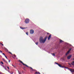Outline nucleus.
I'll return each instance as SVG.
<instances>
[{"mask_svg":"<svg viewBox=\"0 0 74 74\" xmlns=\"http://www.w3.org/2000/svg\"><path fill=\"white\" fill-rule=\"evenodd\" d=\"M47 38V37H46L44 40V39H43V38H42V37H40L39 39V41L40 43H44L46 41Z\"/></svg>","mask_w":74,"mask_h":74,"instance_id":"1","label":"nucleus"},{"mask_svg":"<svg viewBox=\"0 0 74 74\" xmlns=\"http://www.w3.org/2000/svg\"><path fill=\"white\" fill-rule=\"evenodd\" d=\"M29 21H30V20H29V19L27 18L25 20V23H26V24H27L29 23Z\"/></svg>","mask_w":74,"mask_h":74,"instance_id":"2","label":"nucleus"},{"mask_svg":"<svg viewBox=\"0 0 74 74\" xmlns=\"http://www.w3.org/2000/svg\"><path fill=\"white\" fill-rule=\"evenodd\" d=\"M30 33L31 34H33L34 33V31L33 29H31L30 30Z\"/></svg>","mask_w":74,"mask_h":74,"instance_id":"3","label":"nucleus"},{"mask_svg":"<svg viewBox=\"0 0 74 74\" xmlns=\"http://www.w3.org/2000/svg\"><path fill=\"white\" fill-rule=\"evenodd\" d=\"M20 62V63H22V64H23V65H24V66H26V67H29V66H27V65H26L24 63H23V62H22L21 61V60H19V61Z\"/></svg>","mask_w":74,"mask_h":74,"instance_id":"4","label":"nucleus"},{"mask_svg":"<svg viewBox=\"0 0 74 74\" xmlns=\"http://www.w3.org/2000/svg\"><path fill=\"white\" fill-rule=\"evenodd\" d=\"M71 49H70L69 50V51L67 52L66 54V55H68V54H69V53L70 52V51H71Z\"/></svg>","mask_w":74,"mask_h":74,"instance_id":"5","label":"nucleus"},{"mask_svg":"<svg viewBox=\"0 0 74 74\" xmlns=\"http://www.w3.org/2000/svg\"><path fill=\"white\" fill-rule=\"evenodd\" d=\"M51 35H50L49 36V37H48V40H50V38H51Z\"/></svg>","mask_w":74,"mask_h":74,"instance_id":"6","label":"nucleus"},{"mask_svg":"<svg viewBox=\"0 0 74 74\" xmlns=\"http://www.w3.org/2000/svg\"><path fill=\"white\" fill-rule=\"evenodd\" d=\"M71 55H70L67 57V59H70V58H71Z\"/></svg>","mask_w":74,"mask_h":74,"instance_id":"7","label":"nucleus"},{"mask_svg":"<svg viewBox=\"0 0 74 74\" xmlns=\"http://www.w3.org/2000/svg\"><path fill=\"white\" fill-rule=\"evenodd\" d=\"M61 67L62 68H64V69H68V68L66 67L65 66H62Z\"/></svg>","mask_w":74,"mask_h":74,"instance_id":"8","label":"nucleus"},{"mask_svg":"<svg viewBox=\"0 0 74 74\" xmlns=\"http://www.w3.org/2000/svg\"><path fill=\"white\" fill-rule=\"evenodd\" d=\"M2 59H3V60L4 61V62H6V63L7 64V63H8L7 62V61H6L5 60V59H4V58H3Z\"/></svg>","mask_w":74,"mask_h":74,"instance_id":"9","label":"nucleus"},{"mask_svg":"<svg viewBox=\"0 0 74 74\" xmlns=\"http://www.w3.org/2000/svg\"><path fill=\"white\" fill-rule=\"evenodd\" d=\"M71 64L73 65V66H74V61H73L71 63Z\"/></svg>","mask_w":74,"mask_h":74,"instance_id":"10","label":"nucleus"},{"mask_svg":"<svg viewBox=\"0 0 74 74\" xmlns=\"http://www.w3.org/2000/svg\"><path fill=\"white\" fill-rule=\"evenodd\" d=\"M63 42V41L62 40H60V43H62V42Z\"/></svg>","mask_w":74,"mask_h":74,"instance_id":"11","label":"nucleus"},{"mask_svg":"<svg viewBox=\"0 0 74 74\" xmlns=\"http://www.w3.org/2000/svg\"><path fill=\"white\" fill-rule=\"evenodd\" d=\"M35 74H41L40 73V72H36L35 73Z\"/></svg>","mask_w":74,"mask_h":74,"instance_id":"12","label":"nucleus"},{"mask_svg":"<svg viewBox=\"0 0 74 74\" xmlns=\"http://www.w3.org/2000/svg\"><path fill=\"white\" fill-rule=\"evenodd\" d=\"M36 44V45H38V42H36V43H35Z\"/></svg>","mask_w":74,"mask_h":74,"instance_id":"13","label":"nucleus"},{"mask_svg":"<svg viewBox=\"0 0 74 74\" xmlns=\"http://www.w3.org/2000/svg\"><path fill=\"white\" fill-rule=\"evenodd\" d=\"M58 65L59 66V67H62V65H61L60 64H58Z\"/></svg>","mask_w":74,"mask_h":74,"instance_id":"14","label":"nucleus"},{"mask_svg":"<svg viewBox=\"0 0 74 74\" xmlns=\"http://www.w3.org/2000/svg\"><path fill=\"white\" fill-rule=\"evenodd\" d=\"M30 68L31 69V71H34V70H33L32 68H31V67H30Z\"/></svg>","mask_w":74,"mask_h":74,"instance_id":"15","label":"nucleus"},{"mask_svg":"<svg viewBox=\"0 0 74 74\" xmlns=\"http://www.w3.org/2000/svg\"><path fill=\"white\" fill-rule=\"evenodd\" d=\"M10 74H13V72L11 71L10 72Z\"/></svg>","mask_w":74,"mask_h":74,"instance_id":"16","label":"nucleus"},{"mask_svg":"<svg viewBox=\"0 0 74 74\" xmlns=\"http://www.w3.org/2000/svg\"><path fill=\"white\" fill-rule=\"evenodd\" d=\"M52 55L53 56H55V53L52 54Z\"/></svg>","mask_w":74,"mask_h":74,"instance_id":"17","label":"nucleus"},{"mask_svg":"<svg viewBox=\"0 0 74 74\" xmlns=\"http://www.w3.org/2000/svg\"><path fill=\"white\" fill-rule=\"evenodd\" d=\"M5 51H6V52H8V50L7 49H5Z\"/></svg>","mask_w":74,"mask_h":74,"instance_id":"18","label":"nucleus"},{"mask_svg":"<svg viewBox=\"0 0 74 74\" xmlns=\"http://www.w3.org/2000/svg\"><path fill=\"white\" fill-rule=\"evenodd\" d=\"M26 34H27V35L28 36V34L29 33H28V32H26Z\"/></svg>","mask_w":74,"mask_h":74,"instance_id":"19","label":"nucleus"},{"mask_svg":"<svg viewBox=\"0 0 74 74\" xmlns=\"http://www.w3.org/2000/svg\"><path fill=\"white\" fill-rule=\"evenodd\" d=\"M20 28L21 29H22V30L23 29V28L22 27H20Z\"/></svg>","mask_w":74,"mask_h":74,"instance_id":"20","label":"nucleus"},{"mask_svg":"<svg viewBox=\"0 0 74 74\" xmlns=\"http://www.w3.org/2000/svg\"><path fill=\"white\" fill-rule=\"evenodd\" d=\"M13 56L15 57V58H16V56H15V55H14Z\"/></svg>","mask_w":74,"mask_h":74,"instance_id":"21","label":"nucleus"},{"mask_svg":"<svg viewBox=\"0 0 74 74\" xmlns=\"http://www.w3.org/2000/svg\"><path fill=\"white\" fill-rule=\"evenodd\" d=\"M55 63H56V64H57V65H58V64H59L58 63L55 62Z\"/></svg>","mask_w":74,"mask_h":74,"instance_id":"22","label":"nucleus"},{"mask_svg":"<svg viewBox=\"0 0 74 74\" xmlns=\"http://www.w3.org/2000/svg\"><path fill=\"white\" fill-rule=\"evenodd\" d=\"M4 56L5 57L6 59H7V56H5V55Z\"/></svg>","mask_w":74,"mask_h":74,"instance_id":"23","label":"nucleus"},{"mask_svg":"<svg viewBox=\"0 0 74 74\" xmlns=\"http://www.w3.org/2000/svg\"><path fill=\"white\" fill-rule=\"evenodd\" d=\"M0 52L1 53H3V52L1 50L0 51Z\"/></svg>","mask_w":74,"mask_h":74,"instance_id":"24","label":"nucleus"},{"mask_svg":"<svg viewBox=\"0 0 74 74\" xmlns=\"http://www.w3.org/2000/svg\"><path fill=\"white\" fill-rule=\"evenodd\" d=\"M26 29V28L25 27L23 28V29Z\"/></svg>","mask_w":74,"mask_h":74,"instance_id":"25","label":"nucleus"},{"mask_svg":"<svg viewBox=\"0 0 74 74\" xmlns=\"http://www.w3.org/2000/svg\"><path fill=\"white\" fill-rule=\"evenodd\" d=\"M4 68L5 70H7V69L5 67H4Z\"/></svg>","mask_w":74,"mask_h":74,"instance_id":"26","label":"nucleus"},{"mask_svg":"<svg viewBox=\"0 0 74 74\" xmlns=\"http://www.w3.org/2000/svg\"><path fill=\"white\" fill-rule=\"evenodd\" d=\"M0 44H1V45H2V46H4V45H3V44H2V43H0Z\"/></svg>","mask_w":74,"mask_h":74,"instance_id":"27","label":"nucleus"},{"mask_svg":"<svg viewBox=\"0 0 74 74\" xmlns=\"http://www.w3.org/2000/svg\"><path fill=\"white\" fill-rule=\"evenodd\" d=\"M7 68H8V69H10V68H9V67L8 66H7Z\"/></svg>","mask_w":74,"mask_h":74,"instance_id":"28","label":"nucleus"},{"mask_svg":"<svg viewBox=\"0 0 74 74\" xmlns=\"http://www.w3.org/2000/svg\"><path fill=\"white\" fill-rule=\"evenodd\" d=\"M2 67H3L4 68L5 67H4V65H2Z\"/></svg>","mask_w":74,"mask_h":74,"instance_id":"29","label":"nucleus"},{"mask_svg":"<svg viewBox=\"0 0 74 74\" xmlns=\"http://www.w3.org/2000/svg\"><path fill=\"white\" fill-rule=\"evenodd\" d=\"M12 57L13 58V59H15V58H14V57L13 56H12Z\"/></svg>","mask_w":74,"mask_h":74,"instance_id":"30","label":"nucleus"},{"mask_svg":"<svg viewBox=\"0 0 74 74\" xmlns=\"http://www.w3.org/2000/svg\"><path fill=\"white\" fill-rule=\"evenodd\" d=\"M12 66H13V67H15V66H14L13 65H12Z\"/></svg>","mask_w":74,"mask_h":74,"instance_id":"31","label":"nucleus"},{"mask_svg":"<svg viewBox=\"0 0 74 74\" xmlns=\"http://www.w3.org/2000/svg\"><path fill=\"white\" fill-rule=\"evenodd\" d=\"M1 63L2 64H3V62H1Z\"/></svg>","mask_w":74,"mask_h":74,"instance_id":"32","label":"nucleus"},{"mask_svg":"<svg viewBox=\"0 0 74 74\" xmlns=\"http://www.w3.org/2000/svg\"><path fill=\"white\" fill-rule=\"evenodd\" d=\"M3 55H4V56H5V54L4 53H2Z\"/></svg>","mask_w":74,"mask_h":74,"instance_id":"33","label":"nucleus"},{"mask_svg":"<svg viewBox=\"0 0 74 74\" xmlns=\"http://www.w3.org/2000/svg\"><path fill=\"white\" fill-rule=\"evenodd\" d=\"M10 54H11V55H12V53L10 52Z\"/></svg>","mask_w":74,"mask_h":74,"instance_id":"34","label":"nucleus"},{"mask_svg":"<svg viewBox=\"0 0 74 74\" xmlns=\"http://www.w3.org/2000/svg\"><path fill=\"white\" fill-rule=\"evenodd\" d=\"M18 73L19 74H21V73H20L19 71H18Z\"/></svg>","mask_w":74,"mask_h":74,"instance_id":"35","label":"nucleus"},{"mask_svg":"<svg viewBox=\"0 0 74 74\" xmlns=\"http://www.w3.org/2000/svg\"><path fill=\"white\" fill-rule=\"evenodd\" d=\"M68 64H69V65H70V66L71 65V64H70L69 63Z\"/></svg>","mask_w":74,"mask_h":74,"instance_id":"36","label":"nucleus"},{"mask_svg":"<svg viewBox=\"0 0 74 74\" xmlns=\"http://www.w3.org/2000/svg\"><path fill=\"white\" fill-rule=\"evenodd\" d=\"M9 62H10V60H9Z\"/></svg>","mask_w":74,"mask_h":74,"instance_id":"37","label":"nucleus"},{"mask_svg":"<svg viewBox=\"0 0 74 74\" xmlns=\"http://www.w3.org/2000/svg\"><path fill=\"white\" fill-rule=\"evenodd\" d=\"M73 60H74V58H73Z\"/></svg>","mask_w":74,"mask_h":74,"instance_id":"38","label":"nucleus"},{"mask_svg":"<svg viewBox=\"0 0 74 74\" xmlns=\"http://www.w3.org/2000/svg\"><path fill=\"white\" fill-rule=\"evenodd\" d=\"M9 53H10V52H9Z\"/></svg>","mask_w":74,"mask_h":74,"instance_id":"39","label":"nucleus"}]
</instances>
